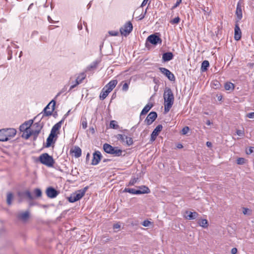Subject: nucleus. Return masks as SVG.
Segmentation results:
<instances>
[{
  "label": "nucleus",
  "mask_w": 254,
  "mask_h": 254,
  "mask_svg": "<svg viewBox=\"0 0 254 254\" xmlns=\"http://www.w3.org/2000/svg\"><path fill=\"white\" fill-rule=\"evenodd\" d=\"M164 99L165 101L164 111L165 113H167L172 107L174 100V95L171 89L168 88L165 91L164 94Z\"/></svg>",
  "instance_id": "f257e3e1"
},
{
  "label": "nucleus",
  "mask_w": 254,
  "mask_h": 254,
  "mask_svg": "<svg viewBox=\"0 0 254 254\" xmlns=\"http://www.w3.org/2000/svg\"><path fill=\"white\" fill-rule=\"evenodd\" d=\"M103 149L106 153L114 155L115 156H122L123 152V150L119 149L118 147H113L108 143L104 144Z\"/></svg>",
  "instance_id": "f03ea898"
},
{
  "label": "nucleus",
  "mask_w": 254,
  "mask_h": 254,
  "mask_svg": "<svg viewBox=\"0 0 254 254\" xmlns=\"http://www.w3.org/2000/svg\"><path fill=\"white\" fill-rule=\"evenodd\" d=\"M39 159L40 162L43 165L49 167H53L55 163V161L52 156L49 155L48 153H45L41 154Z\"/></svg>",
  "instance_id": "7ed1b4c3"
},
{
  "label": "nucleus",
  "mask_w": 254,
  "mask_h": 254,
  "mask_svg": "<svg viewBox=\"0 0 254 254\" xmlns=\"http://www.w3.org/2000/svg\"><path fill=\"white\" fill-rule=\"evenodd\" d=\"M56 101L54 100H52L44 108L43 112V115L42 117L44 116H50L52 115L54 110L55 109Z\"/></svg>",
  "instance_id": "20e7f679"
},
{
  "label": "nucleus",
  "mask_w": 254,
  "mask_h": 254,
  "mask_svg": "<svg viewBox=\"0 0 254 254\" xmlns=\"http://www.w3.org/2000/svg\"><path fill=\"white\" fill-rule=\"evenodd\" d=\"M133 27L132 23L128 21L127 22L123 27L120 28V32L121 35L127 36L131 32Z\"/></svg>",
  "instance_id": "39448f33"
},
{
  "label": "nucleus",
  "mask_w": 254,
  "mask_h": 254,
  "mask_svg": "<svg viewBox=\"0 0 254 254\" xmlns=\"http://www.w3.org/2000/svg\"><path fill=\"white\" fill-rule=\"evenodd\" d=\"M143 188V190H136L134 189L125 188L124 190V192H127L130 193L135 194L148 193L150 192V190L148 187L144 186Z\"/></svg>",
  "instance_id": "423d86ee"
},
{
  "label": "nucleus",
  "mask_w": 254,
  "mask_h": 254,
  "mask_svg": "<svg viewBox=\"0 0 254 254\" xmlns=\"http://www.w3.org/2000/svg\"><path fill=\"white\" fill-rule=\"evenodd\" d=\"M157 117V114L156 112H151L147 116L144 122L147 125H150L156 119Z\"/></svg>",
  "instance_id": "0eeeda50"
},
{
  "label": "nucleus",
  "mask_w": 254,
  "mask_h": 254,
  "mask_svg": "<svg viewBox=\"0 0 254 254\" xmlns=\"http://www.w3.org/2000/svg\"><path fill=\"white\" fill-rule=\"evenodd\" d=\"M47 196L51 198H55L60 193V191L57 190L55 188L50 187L46 190Z\"/></svg>",
  "instance_id": "6e6552de"
},
{
  "label": "nucleus",
  "mask_w": 254,
  "mask_h": 254,
  "mask_svg": "<svg viewBox=\"0 0 254 254\" xmlns=\"http://www.w3.org/2000/svg\"><path fill=\"white\" fill-rule=\"evenodd\" d=\"M147 42H149L153 45H157L158 43L161 44L162 42L161 39L158 36L152 34L149 36L146 40Z\"/></svg>",
  "instance_id": "1a4fd4ad"
},
{
  "label": "nucleus",
  "mask_w": 254,
  "mask_h": 254,
  "mask_svg": "<svg viewBox=\"0 0 254 254\" xmlns=\"http://www.w3.org/2000/svg\"><path fill=\"white\" fill-rule=\"evenodd\" d=\"M2 129L4 131V135L7 138V140L14 136L16 133V129L13 128H3Z\"/></svg>",
  "instance_id": "9d476101"
},
{
  "label": "nucleus",
  "mask_w": 254,
  "mask_h": 254,
  "mask_svg": "<svg viewBox=\"0 0 254 254\" xmlns=\"http://www.w3.org/2000/svg\"><path fill=\"white\" fill-rule=\"evenodd\" d=\"M102 158V155L100 151H96L93 154V159L91 164L92 165H97Z\"/></svg>",
  "instance_id": "9b49d317"
},
{
  "label": "nucleus",
  "mask_w": 254,
  "mask_h": 254,
  "mask_svg": "<svg viewBox=\"0 0 254 254\" xmlns=\"http://www.w3.org/2000/svg\"><path fill=\"white\" fill-rule=\"evenodd\" d=\"M33 121L30 120L28 121L25 122L22 124L19 127V130L20 131L28 130L30 128V127L33 124Z\"/></svg>",
  "instance_id": "f8f14e48"
},
{
  "label": "nucleus",
  "mask_w": 254,
  "mask_h": 254,
  "mask_svg": "<svg viewBox=\"0 0 254 254\" xmlns=\"http://www.w3.org/2000/svg\"><path fill=\"white\" fill-rule=\"evenodd\" d=\"M30 217V213L28 210L25 212H20L17 215V218L22 221L26 222Z\"/></svg>",
  "instance_id": "ddd939ff"
},
{
  "label": "nucleus",
  "mask_w": 254,
  "mask_h": 254,
  "mask_svg": "<svg viewBox=\"0 0 254 254\" xmlns=\"http://www.w3.org/2000/svg\"><path fill=\"white\" fill-rule=\"evenodd\" d=\"M163 127L161 125H158L152 131L151 134V140L154 141L159 134V133L162 130Z\"/></svg>",
  "instance_id": "4468645a"
},
{
  "label": "nucleus",
  "mask_w": 254,
  "mask_h": 254,
  "mask_svg": "<svg viewBox=\"0 0 254 254\" xmlns=\"http://www.w3.org/2000/svg\"><path fill=\"white\" fill-rule=\"evenodd\" d=\"M82 197V194L81 195L77 191L75 193L71 194V195L68 197V200L70 202H74L79 200Z\"/></svg>",
  "instance_id": "2eb2a0df"
},
{
  "label": "nucleus",
  "mask_w": 254,
  "mask_h": 254,
  "mask_svg": "<svg viewBox=\"0 0 254 254\" xmlns=\"http://www.w3.org/2000/svg\"><path fill=\"white\" fill-rule=\"evenodd\" d=\"M159 70L162 73L168 78V79H172L174 78V74L168 69L164 67H160Z\"/></svg>",
  "instance_id": "dca6fc26"
},
{
  "label": "nucleus",
  "mask_w": 254,
  "mask_h": 254,
  "mask_svg": "<svg viewBox=\"0 0 254 254\" xmlns=\"http://www.w3.org/2000/svg\"><path fill=\"white\" fill-rule=\"evenodd\" d=\"M242 37V32L238 24H236L234 29V39L239 41Z\"/></svg>",
  "instance_id": "f3484780"
},
{
  "label": "nucleus",
  "mask_w": 254,
  "mask_h": 254,
  "mask_svg": "<svg viewBox=\"0 0 254 254\" xmlns=\"http://www.w3.org/2000/svg\"><path fill=\"white\" fill-rule=\"evenodd\" d=\"M236 15L237 16V21H240L242 18V8L241 4L240 2H239L237 4Z\"/></svg>",
  "instance_id": "a211bd4d"
},
{
  "label": "nucleus",
  "mask_w": 254,
  "mask_h": 254,
  "mask_svg": "<svg viewBox=\"0 0 254 254\" xmlns=\"http://www.w3.org/2000/svg\"><path fill=\"white\" fill-rule=\"evenodd\" d=\"M185 218L188 220H193L196 218L198 216V213L196 212L186 211Z\"/></svg>",
  "instance_id": "6ab92c4d"
},
{
  "label": "nucleus",
  "mask_w": 254,
  "mask_h": 254,
  "mask_svg": "<svg viewBox=\"0 0 254 254\" xmlns=\"http://www.w3.org/2000/svg\"><path fill=\"white\" fill-rule=\"evenodd\" d=\"M173 58V54L171 52L165 53L162 55V60L164 62L171 61Z\"/></svg>",
  "instance_id": "aec40b11"
},
{
  "label": "nucleus",
  "mask_w": 254,
  "mask_h": 254,
  "mask_svg": "<svg viewBox=\"0 0 254 254\" xmlns=\"http://www.w3.org/2000/svg\"><path fill=\"white\" fill-rule=\"evenodd\" d=\"M99 63V61L97 60L94 61L89 66L87 67L86 72L95 70L97 68Z\"/></svg>",
  "instance_id": "412c9836"
},
{
  "label": "nucleus",
  "mask_w": 254,
  "mask_h": 254,
  "mask_svg": "<svg viewBox=\"0 0 254 254\" xmlns=\"http://www.w3.org/2000/svg\"><path fill=\"white\" fill-rule=\"evenodd\" d=\"M153 107L152 104H147L144 108L142 109L140 115V119H141V116L142 115L146 114L151 109V108Z\"/></svg>",
  "instance_id": "4be33fe9"
},
{
  "label": "nucleus",
  "mask_w": 254,
  "mask_h": 254,
  "mask_svg": "<svg viewBox=\"0 0 254 254\" xmlns=\"http://www.w3.org/2000/svg\"><path fill=\"white\" fill-rule=\"evenodd\" d=\"M117 84V80H111L104 87L107 88L110 92L113 89Z\"/></svg>",
  "instance_id": "5701e85b"
},
{
  "label": "nucleus",
  "mask_w": 254,
  "mask_h": 254,
  "mask_svg": "<svg viewBox=\"0 0 254 254\" xmlns=\"http://www.w3.org/2000/svg\"><path fill=\"white\" fill-rule=\"evenodd\" d=\"M110 91L104 87L100 94V98L101 100H104L108 95Z\"/></svg>",
  "instance_id": "b1692460"
},
{
  "label": "nucleus",
  "mask_w": 254,
  "mask_h": 254,
  "mask_svg": "<svg viewBox=\"0 0 254 254\" xmlns=\"http://www.w3.org/2000/svg\"><path fill=\"white\" fill-rule=\"evenodd\" d=\"M234 87V84L230 82H226L224 84L225 89L226 90L229 91L230 92L233 91Z\"/></svg>",
  "instance_id": "393cba45"
},
{
  "label": "nucleus",
  "mask_w": 254,
  "mask_h": 254,
  "mask_svg": "<svg viewBox=\"0 0 254 254\" xmlns=\"http://www.w3.org/2000/svg\"><path fill=\"white\" fill-rule=\"evenodd\" d=\"M21 195L22 197H26L30 200H32L34 199V197L29 190H26L23 192Z\"/></svg>",
  "instance_id": "a878e982"
},
{
  "label": "nucleus",
  "mask_w": 254,
  "mask_h": 254,
  "mask_svg": "<svg viewBox=\"0 0 254 254\" xmlns=\"http://www.w3.org/2000/svg\"><path fill=\"white\" fill-rule=\"evenodd\" d=\"M42 128V127L39 126L38 129H35V130H31L32 135H33V140H36Z\"/></svg>",
  "instance_id": "bb28decb"
},
{
  "label": "nucleus",
  "mask_w": 254,
  "mask_h": 254,
  "mask_svg": "<svg viewBox=\"0 0 254 254\" xmlns=\"http://www.w3.org/2000/svg\"><path fill=\"white\" fill-rule=\"evenodd\" d=\"M74 153V156L76 158H78L81 155V149L78 146H75L74 150L72 151Z\"/></svg>",
  "instance_id": "cd10ccee"
},
{
  "label": "nucleus",
  "mask_w": 254,
  "mask_h": 254,
  "mask_svg": "<svg viewBox=\"0 0 254 254\" xmlns=\"http://www.w3.org/2000/svg\"><path fill=\"white\" fill-rule=\"evenodd\" d=\"M210 86L212 88L217 89L221 87V84L219 80H212L210 83Z\"/></svg>",
  "instance_id": "c85d7f7f"
},
{
  "label": "nucleus",
  "mask_w": 254,
  "mask_h": 254,
  "mask_svg": "<svg viewBox=\"0 0 254 254\" xmlns=\"http://www.w3.org/2000/svg\"><path fill=\"white\" fill-rule=\"evenodd\" d=\"M198 223L200 226L204 228H207L208 226V221L205 219L199 220Z\"/></svg>",
  "instance_id": "c756f323"
},
{
  "label": "nucleus",
  "mask_w": 254,
  "mask_h": 254,
  "mask_svg": "<svg viewBox=\"0 0 254 254\" xmlns=\"http://www.w3.org/2000/svg\"><path fill=\"white\" fill-rule=\"evenodd\" d=\"M209 66V63L208 61H204L202 64L201 66V70L202 71H205L207 69V68Z\"/></svg>",
  "instance_id": "7c9ffc66"
},
{
  "label": "nucleus",
  "mask_w": 254,
  "mask_h": 254,
  "mask_svg": "<svg viewBox=\"0 0 254 254\" xmlns=\"http://www.w3.org/2000/svg\"><path fill=\"white\" fill-rule=\"evenodd\" d=\"M64 119L62 120L56 124L52 127V129H53L55 131H58L61 128L62 124L64 122Z\"/></svg>",
  "instance_id": "2f4dec72"
},
{
  "label": "nucleus",
  "mask_w": 254,
  "mask_h": 254,
  "mask_svg": "<svg viewBox=\"0 0 254 254\" xmlns=\"http://www.w3.org/2000/svg\"><path fill=\"white\" fill-rule=\"evenodd\" d=\"M23 133L21 136L26 139H28L31 135H32L31 130H28L26 131H23Z\"/></svg>",
  "instance_id": "473e14b6"
},
{
  "label": "nucleus",
  "mask_w": 254,
  "mask_h": 254,
  "mask_svg": "<svg viewBox=\"0 0 254 254\" xmlns=\"http://www.w3.org/2000/svg\"><path fill=\"white\" fill-rule=\"evenodd\" d=\"M13 195L11 192H8L7 194L6 203L8 205H10L12 203Z\"/></svg>",
  "instance_id": "72a5a7b5"
},
{
  "label": "nucleus",
  "mask_w": 254,
  "mask_h": 254,
  "mask_svg": "<svg viewBox=\"0 0 254 254\" xmlns=\"http://www.w3.org/2000/svg\"><path fill=\"white\" fill-rule=\"evenodd\" d=\"M82 80H75L74 82H73L72 84L70 86L68 92L71 91L72 89H73L74 87H75L76 86H77L78 84L82 83Z\"/></svg>",
  "instance_id": "f704fd0d"
},
{
  "label": "nucleus",
  "mask_w": 254,
  "mask_h": 254,
  "mask_svg": "<svg viewBox=\"0 0 254 254\" xmlns=\"http://www.w3.org/2000/svg\"><path fill=\"white\" fill-rule=\"evenodd\" d=\"M4 131L2 129H0V141H6L7 138L4 135Z\"/></svg>",
  "instance_id": "c9c22d12"
},
{
  "label": "nucleus",
  "mask_w": 254,
  "mask_h": 254,
  "mask_svg": "<svg viewBox=\"0 0 254 254\" xmlns=\"http://www.w3.org/2000/svg\"><path fill=\"white\" fill-rule=\"evenodd\" d=\"M126 143L127 146H130L132 145L133 143V139L131 137H127V136H126Z\"/></svg>",
  "instance_id": "e433bc0d"
},
{
  "label": "nucleus",
  "mask_w": 254,
  "mask_h": 254,
  "mask_svg": "<svg viewBox=\"0 0 254 254\" xmlns=\"http://www.w3.org/2000/svg\"><path fill=\"white\" fill-rule=\"evenodd\" d=\"M116 123L117 122L115 121H111L110 123V127L114 129H117L119 127V126Z\"/></svg>",
  "instance_id": "4c0bfd02"
},
{
  "label": "nucleus",
  "mask_w": 254,
  "mask_h": 254,
  "mask_svg": "<svg viewBox=\"0 0 254 254\" xmlns=\"http://www.w3.org/2000/svg\"><path fill=\"white\" fill-rule=\"evenodd\" d=\"M34 192L36 197H39L42 196V191L40 189H35Z\"/></svg>",
  "instance_id": "58836bf2"
},
{
  "label": "nucleus",
  "mask_w": 254,
  "mask_h": 254,
  "mask_svg": "<svg viewBox=\"0 0 254 254\" xmlns=\"http://www.w3.org/2000/svg\"><path fill=\"white\" fill-rule=\"evenodd\" d=\"M246 160L244 158H238L237 160V163L239 165H243L246 163Z\"/></svg>",
  "instance_id": "ea45409f"
},
{
  "label": "nucleus",
  "mask_w": 254,
  "mask_h": 254,
  "mask_svg": "<svg viewBox=\"0 0 254 254\" xmlns=\"http://www.w3.org/2000/svg\"><path fill=\"white\" fill-rule=\"evenodd\" d=\"M138 180V178L131 179L129 182L128 186H133Z\"/></svg>",
  "instance_id": "a19ab883"
},
{
  "label": "nucleus",
  "mask_w": 254,
  "mask_h": 254,
  "mask_svg": "<svg viewBox=\"0 0 254 254\" xmlns=\"http://www.w3.org/2000/svg\"><path fill=\"white\" fill-rule=\"evenodd\" d=\"M54 142V141L50 137H48L46 141V147H49L51 146L52 144Z\"/></svg>",
  "instance_id": "79ce46f5"
},
{
  "label": "nucleus",
  "mask_w": 254,
  "mask_h": 254,
  "mask_svg": "<svg viewBox=\"0 0 254 254\" xmlns=\"http://www.w3.org/2000/svg\"><path fill=\"white\" fill-rule=\"evenodd\" d=\"M147 12V8L144 12H142L138 16L136 17V18H137L138 20H141L144 18L145 15Z\"/></svg>",
  "instance_id": "37998d69"
},
{
  "label": "nucleus",
  "mask_w": 254,
  "mask_h": 254,
  "mask_svg": "<svg viewBox=\"0 0 254 254\" xmlns=\"http://www.w3.org/2000/svg\"><path fill=\"white\" fill-rule=\"evenodd\" d=\"M180 18H179V17L178 16L177 17H175L173 19H172L170 21V23L172 24H178L180 22Z\"/></svg>",
  "instance_id": "c03bdc74"
},
{
  "label": "nucleus",
  "mask_w": 254,
  "mask_h": 254,
  "mask_svg": "<svg viewBox=\"0 0 254 254\" xmlns=\"http://www.w3.org/2000/svg\"><path fill=\"white\" fill-rule=\"evenodd\" d=\"M88 188V187L87 186V187L84 188L82 190H78V192H79L81 195L82 194V196L83 197L84 196V195L85 194V193L86 191V190H87Z\"/></svg>",
  "instance_id": "a18cd8bd"
},
{
  "label": "nucleus",
  "mask_w": 254,
  "mask_h": 254,
  "mask_svg": "<svg viewBox=\"0 0 254 254\" xmlns=\"http://www.w3.org/2000/svg\"><path fill=\"white\" fill-rule=\"evenodd\" d=\"M246 152L247 154H251L254 153V147H250L246 149Z\"/></svg>",
  "instance_id": "49530a36"
},
{
  "label": "nucleus",
  "mask_w": 254,
  "mask_h": 254,
  "mask_svg": "<svg viewBox=\"0 0 254 254\" xmlns=\"http://www.w3.org/2000/svg\"><path fill=\"white\" fill-rule=\"evenodd\" d=\"M189 130H190V128L188 126L185 127L182 129V134L183 135L186 134Z\"/></svg>",
  "instance_id": "de8ad7c7"
},
{
  "label": "nucleus",
  "mask_w": 254,
  "mask_h": 254,
  "mask_svg": "<svg viewBox=\"0 0 254 254\" xmlns=\"http://www.w3.org/2000/svg\"><path fill=\"white\" fill-rule=\"evenodd\" d=\"M204 14L205 15H209L211 12V10L209 9V8L207 7H204L203 9H202Z\"/></svg>",
  "instance_id": "09e8293b"
},
{
  "label": "nucleus",
  "mask_w": 254,
  "mask_h": 254,
  "mask_svg": "<svg viewBox=\"0 0 254 254\" xmlns=\"http://www.w3.org/2000/svg\"><path fill=\"white\" fill-rule=\"evenodd\" d=\"M108 33L112 36H116L119 35V32L117 31H110Z\"/></svg>",
  "instance_id": "8fccbe9b"
},
{
  "label": "nucleus",
  "mask_w": 254,
  "mask_h": 254,
  "mask_svg": "<svg viewBox=\"0 0 254 254\" xmlns=\"http://www.w3.org/2000/svg\"><path fill=\"white\" fill-rule=\"evenodd\" d=\"M86 78V75H85L84 72H82L80 74V75L77 77L76 79H84Z\"/></svg>",
  "instance_id": "3c124183"
},
{
  "label": "nucleus",
  "mask_w": 254,
  "mask_h": 254,
  "mask_svg": "<svg viewBox=\"0 0 254 254\" xmlns=\"http://www.w3.org/2000/svg\"><path fill=\"white\" fill-rule=\"evenodd\" d=\"M81 125H82V128L83 129H85L87 127V122H86V120L85 119L84 120H82Z\"/></svg>",
  "instance_id": "603ef678"
},
{
  "label": "nucleus",
  "mask_w": 254,
  "mask_h": 254,
  "mask_svg": "<svg viewBox=\"0 0 254 254\" xmlns=\"http://www.w3.org/2000/svg\"><path fill=\"white\" fill-rule=\"evenodd\" d=\"M128 84L127 83H125L123 85L122 89L123 91H126L128 90Z\"/></svg>",
  "instance_id": "864d4df0"
},
{
  "label": "nucleus",
  "mask_w": 254,
  "mask_h": 254,
  "mask_svg": "<svg viewBox=\"0 0 254 254\" xmlns=\"http://www.w3.org/2000/svg\"><path fill=\"white\" fill-rule=\"evenodd\" d=\"M236 133L240 136H243L244 135V131L242 130H237Z\"/></svg>",
  "instance_id": "5fc2aeb1"
},
{
  "label": "nucleus",
  "mask_w": 254,
  "mask_h": 254,
  "mask_svg": "<svg viewBox=\"0 0 254 254\" xmlns=\"http://www.w3.org/2000/svg\"><path fill=\"white\" fill-rule=\"evenodd\" d=\"M151 223V222L147 220H144L143 223H142V225L143 226H145V227H147L149 225V224Z\"/></svg>",
  "instance_id": "6e6d98bb"
},
{
  "label": "nucleus",
  "mask_w": 254,
  "mask_h": 254,
  "mask_svg": "<svg viewBox=\"0 0 254 254\" xmlns=\"http://www.w3.org/2000/svg\"><path fill=\"white\" fill-rule=\"evenodd\" d=\"M247 117L251 119L254 118V112H252L247 115Z\"/></svg>",
  "instance_id": "4d7b16f0"
},
{
  "label": "nucleus",
  "mask_w": 254,
  "mask_h": 254,
  "mask_svg": "<svg viewBox=\"0 0 254 254\" xmlns=\"http://www.w3.org/2000/svg\"><path fill=\"white\" fill-rule=\"evenodd\" d=\"M39 126L43 127V125H40V122L36 123L33 125V127H35L36 129H38Z\"/></svg>",
  "instance_id": "13d9d810"
},
{
  "label": "nucleus",
  "mask_w": 254,
  "mask_h": 254,
  "mask_svg": "<svg viewBox=\"0 0 254 254\" xmlns=\"http://www.w3.org/2000/svg\"><path fill=\"white\" fill-rule=\"evenodd\" d=\"M50 134L55 136V137H57V132L54 131L53 129H51V132Z\"/></svg>",
  "instance_id": "bf43d9fd"
},
{
  "label": "nucleus",
  "mask_w": 254,
  "mask_h": 254,
  "mask_svg": "<svg viewBox=\"0 0 254 254\" xmlns=\"http://www.w3.org/2000/svg\"><path fill=\"white\" fill-rule=\"evenodd\" d=\"M181 2H182V0H178L177 1L176 3H175V4L173 6V8H175L177 7L180 4V3Z\"/></svg>",
  "instance_id": "052dcab7"
},
{
  "label": "nucleus",
  "mask_w": 254,
  "mask_h": 254,
  "mask_svg": "<svg viewBox=\"0 0 254 254\" xmlns=\"http://www.w3.org/2000/svg\"><path fill=\"white\" fill-rule=\"evenodd\" d=\"M243 209V213L245 215L247 214L248 211H250V209L248 208H247L244 207Z\"/></svg>",
  "instance_id": "680f3d73"
},
{
  "label": "nucleus",
  "mask_w": 254,
  "mask_h": 254,
  "mask_svg": "<svg viewBox=\"0 0 254 254\" xmlns=\"http://www.w3.org/2000/svg\"><path fill=\"white\" fill-rule=\"evenodd\" d=\"M237 249L236 248H234L231 250L232 254H236L237 253Z\"/></svg>",
  "instance_id": "e2e57ef3"
},
{
  "label": "nucleus",
  "mask_w": 254,
  "mask_h": 254,
  "mask_svg": "<svg viewBox=\"0 0 254 254\" xmlns=\"http://www.w3.org/2000/svg\"><path fill=\"white\" fill-rule=\"evenodd\" d=\"M125 140H126V135H122V137H121V138H120V140L122 142H126Z\"/></svg>",
  "instance_id": "0e129e2a"
},
{
  "label": "nucleus",
  "mask_w": 254,
  "mask_h": 254,
  "mask_svg": "<svg viewBox=\"0 0 254 254\" xmlns=\"http://www.w3.org/2000/svg\"><path fill=\"white\" fill-rule=\"evenodd\" d=\"M121 227V226L120 224H115L114 225H113V228L114 229H119Z\"/></svg>",
  "instance_id": "69168bd1"
},
{
  "label": "nucleus",
  "mask_w": 254,
  "mask_h": 254,
  "mask_svg": "<svg viewBox=\"0 0 254 254\" xmlns=\"http://www.w3.org/2000/svg\"><path fill=\"white\" fill-rule=\"evenodd\" d=\"M148 1V0H143V1H142V2L141 3V7H143L144 5H145Z\"/></svg>",
  "instance_id": "338daca9"
},
{
  "label": "nucleus",
  "mask_w": 254,
  "mask_h": 254,
  "mask_svg": "<svg viewBox=\"0 0 254 254\" xmlns=\"http://www.w3.org/2000/svg\"><path fill=\"white\" fill-rule=\"evenodd\" d=\"M122 134H118L116 135V138L118 140H120V138H121L122 137Z\"/></svg>",
  "instance_id": "774afa93"
}]
</instances>
